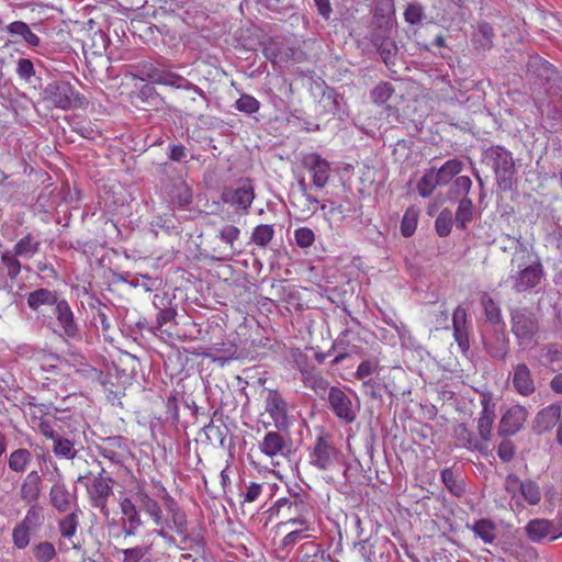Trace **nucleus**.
I'll list each match as a JSON object with an SVG mask.
<instances>
[{
  "mask_svg": "<svg viewBox=\"0 0 562 562\" xmlns=\"http://www.w3.org/2000/svg\"><path fill=\"white\" fill-rule=\"evenodd\" d=\"M529 411L522 405L509 407L502 416L498 424V434L508 437L517 434L526 423Z\"/></svg>",
  "mask_w": 562,
  "mask_h": 562,
  "instance_id": "obj_16",
  "label": "nucleus"
},
{
  "mask_svg": "<svg viewBox=\"0 0 562 562\" xmlns=\"http://www.w3.org/2000/svg\"><path fill=\"white\" fill-rule=\"evenodd\" d=\"M512 270L505 280L516 293L532 291L538 288L544 278V268L541 260L529 252L512 258Z\"/></svg>",
  "mask_w": 562,
  "mask_h": 562,
  "instance_id": "obj_2",
  "label": "nucleus"
},
{
  "mask_svg": "<svg viewBox=\"0 0 562 562\" xmlns=\"http://www.w3.org/2000/svg\"><path fill=\"white\" fill-rule=\"evenodd\" d=\"M417 227V214L414 210L408 209L401 223V233L405 237H409L415 233Z\"/></svg>",
  "mask_w": 562,
  "mask_h": 562,
  "instance_id": "obj_56",
  "label": "nucleus"
},
{
  "mask_svg": "<svg viewBox=\"0 0 562 562\" xmlns=\"http://www.w3.org/2000/svg\"><path fill=\"white\" fill-rule=\"evenodd\" d=\"M277 514L286 517L283 525H299L308 529V519L313 515L314 506L306 492H289V495L276 502Z\"/></svg>",
  "mask_w": 562,
  "mask_h": 562,
  "instance_id": "obj_3",
  "label": "nucleus"
},
{
  "mask_svg": "<svg viewBox=\"0 0 562 562\" xmlns=\"http://www.w3.org/2000/svg\"><path fill=\"white\" fill-rule=\"evenodd\" d=\"M520 495L529 505H538L541 501V490L539 484L530 479L525 480L521 485Z\"/></svg>",
  "mask_w": 562,
  "mask_h": 562,
  "instance_id": "obj_41",
  "label": "nucleus"
},
{
  "mask_svg": "<svg viewBox=\"0 0 562 562\" xmlns=\"http://www.w3.org/2000/svg\"><path fill=\"white\" fill-rule=\"evenodd\" d=\"M151 551V544L148 546H136L133 548L123 549L122 562H142V560L148 555Z\"/></svg>",
  "mask_w": 562,
  "mask_h": 562,
  "instance_id": "obj_48",
  "label": "nucleus"
},
{
  "mask_svg": "<svg viewBox=\"0 0 562 562\" xmlns=\"http://www.w3.org/2000/svg\"><path fill=\"white\" fill-rule=\"evenodd\" d=\"M486 352L495 360H504L509 350V341L504 334H497L484 342Z\"/></svg>",
  "mask_w": 562,
  "mask_h": 562,
  "instance_id": "obj_31",
  "label": "nucleus"
},
{
  "mask_svg": "<svg viewBox=\"0 0 562 562\" xmlns=\"http://www.w3.org/2000/svg\"><path fill=\"white\" fill-rule=\"evenodd\" d=\"M15 72L20 79L31 82V78L35 76V68L32 60L29 58H20L16 61Z\"/></svg>",
  "mask_w": 562,
  "mask_h": 562,
  "instance_id": "obj_57",
  "label": "nucleus"
},
{
  "mask_svg": "<svg viewBox=\"0 0 562 562\" xmlns=\"http://www.w3.org/2000/svg\"><path fill=\"white\" fill-rule=\"evenodd\" d=\"M34 558L38 562H49L56 557V550L53 543L43 541L33 548Z\"/></svg>",
  "mask_w": 562,
  "mask_h": 562,
  "instance_id": "obj_52",
  "label": "nucleus"
},
{
  "mask_svg": "<svg viewBox=\"0 0 562 562\" xmlns=\"http://www.w3.org/2000/svg\"><path fill=\"white\" fill-rule=\"evenodd\" d=\"M162 67L156 66L151 63H143L139 66V78L143 81H149L158 85Z\"/></svg>",
  "mask_w": 562,
  "mask_h": 562,
  "instance_id": "obj_54",
  "label": "nucleus"
},
{
  "mask_svg": "<svg viewBox=\"0 0 562 562\" xmlns=\"http://www.w3.org/2000/svg\"><path fill=\"white\" fill-rule=\"evenodd\" d=\"M463 162L459 159L447 160L436 173L442 184H447L454 176L461 172Z\"/></svg>",
  "mask_w": 562,
  "mask_h": 562,
  "instance_id": "obj_40",
  "label": "nucleus"
},
{
  "mask_svg": "<svg viewBox=\"0 0 562 562\" xmlns=\"http://www.w3.org/2000/svg\"><path fill=\"white\" fill-rule=\"evenodd\" d=\"M59 301L56 291L44 288L32 291L26 295L27 305L33 311H37L44 305L56 306Z\"/></svg>",
  "mask_w": 562,
  "mask_h": 562,
  "instance_id": "obj_27",
  "label": "nucleus"
},
{
  "mask_svg": "<svg viewBox=\"0 0 562 562\" xmlns=\"http://www.w3.org/2000/svg\"><path fill=\"white\" fill-rule=\"evenodd\" d=\"M157 486L159 488V496L165 509L167 510L168 517L164 518L160 504L144 491H139L137 493V499L142 509L151 519L155 526L166 525L167 528L175 529L178 535L186 536V513L181 509L178 502L168 493L166 487L160 482H157Z\"/></svg>",
  "mask_w": 562,
  "mask_h": 562,
  "instance_id": "obj_1",
  "label": "nucleus"
},
{
  "mask_svg": "<svg viewBox=\"0 0 562 562\" xmlns=\"http://www.w3.org/2000/svg\"><path fill=\"white\" fill-rule=\"evenodd\" d=\"M177 312L175 308H161L156 318V325L150 328L154 333L155 330L160 329L165 324L175 319Z\"/></svg>",
  "mask_w": 562,
  "mask_h": 562,
  "instance_id": "obj_63",
  "label": "nucleus"
},
{
  "mask_svg": "<svg viewBox=\"0 0 562 562\" xmlns=\"http://www.w3.org/2000/svg\"><path fill=\"white\" fill-rule=\"evenodd\" d=\"M221 199L237 213L248 214L255 199V188L249 179L238 181L235 186L223 189Z\"/></svg>",
  "mask_w": 562,
  "mask_h": 562,
  "instance_id": "obj_8",
  "label": "nucleus"
},
{
  "mask_svg": "<svg viewBox=\"0 0 562 562\" xmlns=\"http://www.w3.org/2000/svg\"><path fill=\"white\" fill-rule=\"evenodd\" d=\"M473 217V203L470 199L463 198L456 212V222L458 227L464 228Z\"/></svg>",
  "mask_w": 562,
  "mask_h": 562,
  "instance_id": "obj_44",
  "label": "nucleus"
},
{
  "mask_svg": "<svg viewBox=\"0 0 562 562\" xmlns=\"http://www.w3.org/2000/svg\"><path fill=\"white\" fill-rule=\"evenodd\" d=\"M282 430H269L258 443L259 451L274 460L280 457H289L291 453V439L281 434Z\"/></svg>",
  "mask_w": 562,
  "mask_h": 562,
  "instance_id": "obj_10",
  "label": "nucleus"
},
{
  "mask_svg": "<svg viewBox=\"0 0 562 562\" xmlns=\"http://www.w3.org/2000/svg\"><path fill=\"white\" fill-rule=\"evenodd\" d=\"M442 184L438 178V175L436 173L435 169H430L424 173L422 179L419 180L417 184L418 193L422 198H428L431 195L434 190Z\"/></svg>",
  "mask_w": 562,
  "mask_h": 562,
  "instance_id": "obj_37",
  "label": "nucleus"
},
{
  "mask_svg": "<svg viewBox=\"0 0 562 562\" xmlns=\"http://www.w3.org/2000/svg\"><path fill=\"white\" fill-rule=\"evenodd\" d=\"M265 411L271 417L278 430H286L290 426L288 405L277 390H269L265 400Z\"/></svg>",
  "mask_w": 562,
  "mask_h": 562,
  "instance_id": "obj_15",
  "label": "nucleus"
},
{
  "mask_svg": "<svg viewBox=\"0 0 562 562\" xmlns=\"http://www.w3.org/2000/svg\"><path fill=\"white\" fill-rule=\"evenodd\" d=\"M41 491L42 477L37 471H31L22 482L20 497L24 503L35 505L40 498Z\"/></svg>",
  "mask_w": 562,
  "mask_h": 562,
  "instance_id": "obj_25",
  "label": "nucleus"
},
{
  "mask_svg": "<svg viewBox=\"0 0 562 562\" xmlns=\"http://www.w3.org/2000/svg\"><path fill=\"white\" fill-rule=\"evenodd\" d=\"M346 335L347 333H344L342 336H340L333 345V349L339 351L338 355L331 361L333 366L339 364L352 352V350L349 349L347 345H345L344 337Z\"/></svg>",
  "mask_w": 562,
  "mask_h": 562,
  "instance_id": "obj_62",
  "label": "nucleus"
},
{
  "mask_svg": "<svg viewBox=\"0 0 562 562\" xmlns=\"http://www.w3.org/2000/svg\"><path fill=\"white\" fill-rule=\"evenodd\" d=\"M42 524H43L42 509L35 505H31V507L27 509V512L25 514V517L18 525H20L21 527L25 528L26 530L33 532L36 529H38Z\"/></svg>",
  "mask_w": 562,
  "mask_h": 562,
  "instance_id": "obj_43",
  "label": "nucleus"
},
{
  "mask_svg": "<svg viewBox=\"0 0 562 562\" xmlns=\"http://www.w3.org/2000/svg\"><path fill=\"white\" fill-rule=\"evenodd\" d=\"M95 449L101 457L116 467H123L128 453L126 439L122 436L108 437Z\"/></svg>",
  "mask_w": 562,
  "mask_h": 562,
  "instance_id": "obj_13",
  "label": "nucleus"
},
{
  "mask_svg": "<svg viewBox=\"0 0 562 562\" xmlns=\"http://www.w3.org/2000/svg\"><path fill=\"white\" fill-rule=\"evenodd\" d=\"M54 315L58 322L63 334L69 338H76L79 336V327L75 322L74 313L70 305L66 300H60L54 310Z\"/></svg>",
  "mask_w": 562,
  "mask_h": 562,
  "instance_id": "obj_23",
  "label": "nucleus"
},
{
  "mask_svg": "<svg viewBox=\"0 0 562 562\" xmlns=\"http://www.w3.org/2000/svg\"><path fill=\"white\" fill-rule=\"evenodd\" d=\"M31 540V531L16 525L12 530V541L15 548L25 549Z\"/></svg>",
  "mask_w": 562,
  "mask_h": 562,
  "instance_id": "obj_60",
  "label": "nucleus"
},
{
  "mask_svg": "<svg viewBox=\"0 0 562 562\" xmlns=\"http://www.w3.org/2000/svg\"><path fill=\"white\" fill-rule=\"evenodd\" d=\"M562 414V407L560 404L554 403L546 406L539 411L533 420L535 431L541 434L552 429Z\"/></svg>",
  "mask_w": 562,
  "mask_h": 562,
  "instance_id": "obj_24",
  "label": "nucleus"
},
{
  "mask_svg": "<svg viewBox=\"0 0 562 562\" xmlns=\"http://www.w3.org/2000/svg\"><path fill=\"white\" fill-rule=\"evenodd\" d=\"M512 331L519 346L529 345L539 330V323L533 312L518 307L510 313Z\"/></svg>",
  "mask_w": 562,
  "mask_h": 562,
  "instance_id": "obj_7",
  "label": "nucleus"
},
{
  "mask_svg": "<svg viewBox=\"0 0 562 562\" xmlns=\"http://www.w3.org/2000/svg\"><path fill=\"white\" fill-rule=\"evenodd\" d=\"M483 161L490 166L497 179L507 180L515 171L513 155L502 146H491L483 153Z\"/></svg>",
  "mask_w": 562,
  "mask_h": 562,
  "instance_id": "obj_9",
  "label": "nucleus"
},
{
  "mask_svg": "<svg viewBox=\"0 0 562 562\" xmlns=\"http://www.w3.org/2000/svg\"><path fill=\"white\" fill-rule=\"evenodd\" d=\"M482 304L484 306L486 319L493 324L501 323L502 312L498 304L486 294L482 297Z\"/></svg>",
  "mask_w": 562,
  "mask_h": 562,
  "instance_id": "obj_51",
  "label": "nucleus"
},
{
  "mask_svg": "<svg viewBox=\"0 0 562 562\" xmlns=\"http://www.w3.org/2000/svg\"><path fill=\"white\" fill-rule=\"evenodd\" d=\"M49 498L52 505L60 513L70 509L71 495L65 484L56 483L49 491Z\"/></svg>",
  "mask_w": 562,
  "mask_h": 562,
  "instance_id": "obj_29",
  "label": "nucleus"
},
{
  "mask_svg": "<svg viewBox=\"0 0 562 562\" xmlns=\"http://www.w3.org/2000/svg\"><path fill=\"white\" fill-rule=\"evenodd\" d=\"M441 481L445 484L446 488L454 496L461 497L464 492V483L462 480L457 479L453 471L451 469H443L441 471Z\"/></svg>",
  "mask_w": 562,
  "mask_h": 562,
  "instance_id": "obj_38",
  "label": "nucleus"
},
{
  "mask_svg": "<svg viewBox=\"0 0 562 562\" xmlns=\"http://www.w3.org/2000/svg\"><path fill=\"white\" fill-rule=\"evenodd\" d=\"M162 67L156 66L151 63H143L139 66V78L143 81H149L158 85Z\"/></svg>",
  "mask_w": 562,
  "mask_h": 562,
  "instance_id": "obj_53",
  "label": "nucleus"
},
{
  "mask_svg": "<svg viewBox=\"0 0 562 562\" xmlns=\"http://www.w3.org/2000/svg\"><path fill=\"white\" fill-rule=\"evenodd\" d=\"M482 411L477 419V432L482 443L491 440L492 428L495 419V403L490 394L481 397Z\"/></svg>",
  "mask_w": 562,
  "mask_h": 562,
  "instance_id": "obj_17",
  "label": "nucleus"
},
{
  "mask_svg": "<svg viewBox=\"0 0 562 562\" xmlns=\"http://www.w3.org/2000/svg\"><path fill=\"white\" fill-rule=\"evenodd\" d=\"M405 21L409 24H418L424 19V8L418 2L409 3L404 12Z\"/></svg>",
  "mask_w": 562,
  "mask_h": 562,
  "instance_id": "obj_59",
  "label": "nucleus"
},
{
  "mask_svg": "<svg viewBox=\"0 0 562 562\" xmlns=\"http://www.w3.org/2000/svg\"><path fill=\"white\" fill-rule=\"evenodd\" d=\"M528 539L532 542H541L546 538L555 540L562 536L557 533L553 522L543 518L531 519L525 527Z\"/></svg>",
  "mask_w": 562,
  "mask_h": 562,
  "instance_id": "obj_21",
  "label": "nucleus"
},
{
  "mask_svg": "<svg viewBox=\"0 0 562 562\" xmlns=\"http://www.w3.org/2000/svg\"><path fill=\"white\" fill-rule=\"evenodd\" d=\"M379 362L376 360L362 361L356 371V378L360 381L371 379L370 376L378 370Z\"/></svg>",
  "mask_w": 562,
  "mask_h": 562,
  "instance_id": "obj_61",
  "label": "nucleus"
},
{
  "mask_svg": "<svg viewBox=\"0 0 562 562\" xmlns=\"http://www.w3.org/2000/svg\"><path fill=\"white\" fill-rule=\"evenodd\" d=\"M468 528L484 543L492 544L496 540V526L490 519H479L472 526L468 525Z\"/></svg>",
  "mask_w": 562,
  "mask_h": 562,
  "instance_id": "obj_32",
  "label": "nucleus"
},
{
  "mask_svg": "<svg viewBox=\"0 0 562 562\" xmlns=\"http://www.w3.org/2000/svg\"><path fill=\"white\" fill-rule=\"evenodd\" d=\"M53 452L58 458L72 460L76 458L78 451L71 440L58 435L53 440Z\"/></svg>",
  "mask_w": 562,
  "mask_h": 562,
  "instance_id": "obj_36",
  "label": "nucleus"
},
{
  "mask_svg": "<svg viewBox=\"0 0 562 562\" xmlns=\"http://www.w3.org/2000/svg\"><path fill=\"white\" fill-rule=\"evenodd\" d=\"M499 249L504 252L514 251L513 258L529 252L527 246L521 241L520 238L512 237L509 235H503L499 239Z\"/></svg>",
  "mask_w": 562,
  "mask_h": 562,
  "instance_id": "obj_42",
  "label": "nucleus"
},
{
  "mask_svg": "<svg viewBox=\"0 0 562 562\" xmlns=\"http://www.w3.org/2000/svg\"><path fill=\"white\" fill-rule=\"evenodd\" d=\"M120 510L122 514L120 519L121 533L125 538L135 537L144 526L139 509L131 498L124 497L120 501Z\"/></svg>",
  "mask_w": 562,
  "mask_h": 562,
  "instance_id": "obj_12",
  "label": "nucleus"
},
{
  "mask_svg": "<svg viewBox=\"0 0 562 562\" xmlns=\"http://www.w3.org/2000/svg\"><path fill=\"white\" fill-rule=\"evenodd\" d=\"M435 228L440 237H446L452 228V213L448 209L442 210L436 218Z\"/></svg>",
  "mask_w": 562,
  "mask_h": 562,
  "instance_id": "obj_49",
  "label": "nucleus"
},
{
  "mask_svg": "<svg viewBox=\"0 0 562 562\" xmlns=\"http://www.w3.org/2000/svg\"><path fill=\"white\" fill-rule=\"evenodd\" d=\"M240 233V228L233 224L224 225L218 231L217 236L224 244L227 245L229 252L227 255L214 256L213 258L216 260H229L232 257L239 255L241 250L236 248L235 243L239 239Z\"/></svg>",
  "mask_w": 562,
  "mask_h": 562,
  "instance_id": "obj_26",
  "label": "nucleus"
},
{
  "mask_svg": "<svg viewBox=\"0 0 562 562\" xmlns=\"http://www.w3.org/2000/svg\"><path fill=\"white\" fill-rule=\"evenodd\" d=\"M79 525V514L78 510H75L67 516H65L59 521V532L61 537L70 539L75 536L77 528Z\"/></svg>",
  "mask_w": 562,
  "mask_h": 562,
  "instance_id": "obj_45",
  "label": "nucleus"
},
{
  "mask_svg": "<svg viewBox=\"0 0 562 562\" xmlns=\"http://www.w3.org/2000/svg\"><path fill=\"white\" fill-rule=\"evenodd\" d=\"M158 85L170 86L176 89L190 90L196 95H199L204 104V108H207L209 100L205 92L200 87L192 83L179 74L162 68Z\"/></svg>",
  "mask_w": 562,
  "mask_h": 562,
  "instance_id": "obj_19",
  "label": "nucleus"
},
{
  "mask_svg": "<svg viewBox=\"0 0 562 562\" xmlns=\"http://www.w3.org/2000/svg\"><path fill=\"white\" fill-rule=\"evenodd\" d=\"M18 255H15L12 250L4 251L1 256V262L7 270V276L10 279H15L21 272V262L18 259Z\"/></svg>",
  "mask_w": 562,
  "mask_h": 562,
  "instance_id": "obj_47",
  "label": "nucleus"
},
{
  "mask_svg": "<svg viewBox=\"0 0 562 562\" xmlns=\"http://www.w3.org/2000/svg\"><path fill=\"white\" fill-rule=\"evenodd\" d=\"M452 328L453 330L460 328H468V313L467 310L459 305L456 307L452 314Z\"/></svg>",
  "mask_w": 562,
  "mask_h": 562,
  "instance_id": "obj_64",
  "label": "nucleus"
},
{
  "mask_svg": "<svg viewBox=\"0 0 562 562\" xmlns=\"http://www.w3.org/2000/svg\"><path fill=\"white\" fill-rule=\"evenodd\" d=\"M527 70L546 81H550L555 75L552 65L538 55L529 57Z\"/></svg>",
  "mask_w": 562,
  "mask_h": 562,
  "instance_id": "obj_30",
  "label": "nucleus"
},
{
  "mask_svg": "<svg viewBox=\"0 0 562 562\" xmlns=\"http://www.w3.org/2000/svg\"><path fill=\"white\" fill-rule=\"evenodd\" d=\"M512 383L514 390L521 396H530L536 392V383L526 363H517L513 368Z\"/></svg>",
  "mask_w": 562,
  "mask_h": 562,
  "instance_id": "obj_20",
  "label": "nucleus"
},
{
  "mask_svg": "<svg viewBox=\"0 0 562 562\" xmlns=\"http://www.w3.org/2000/svg\"><path fill=\"white\" fill-rule=\"evenodd\" d=\"M5 30L11 35H18V36L23 37V40L30 46L36 47L41 43L40 37L31 31L30 26L25 22L14 21V22L10 23L5 27Z\"/></svg>",
  "mask_w": 562,
  "mask_h": 562,
  "instance_id": "obj_34",
  "label": "nucleus"
},
{
  "mask_svg": "<svg viewBox=\"0 0 562 562\" xmlns=\"http://www.w3.org/2000/svg\"><path fill=\"white\" fill-rule=\"evenodd\" d=\"M327 402L330 411L339 420L351 424L357 419L360 411V401L351 389L330 386Z\"/></svg>",
  "mask_w": 562,
  "mask_h": 562,
  "instance_id": "obj_5",
  "label": "nucleus"
},
{
  "mask_svg": "<svg viewBox=\"0 0 562 562\" xmlns=\"http://www.w3.org/2000/svg\"><path fill=\"white\" fill-rule=\"evenodd\" d=\"M45 100L60 110H70L80 108L85 98L75 89V87L65 80H57L48 83L44 89Z\"/></svg>",
  "mask_w": 562,
  "mask_h": 562,
  "instance_id": "obj_6",
  "label": "nucleus"
},
{
  "mask_svg": "<svg viewBox=\"0 0 562 562\" xmlns=\"http://www.w3.org/2000/svg\"><path fill=\"white\" fill-rule=\"evenodd\" d=\"M32 461V453L25 448L13 450L8 459L9 469L16 473H23Z\"/></svg>",
  "mask_w": 562,
  "mask_h": 562,
  "instance_id": "obj_33",
  "label": "nucleus"
},
{
  "mask_svg": "<svg viewBox=\"0 0 562 562\" xmlns=\"http://www.w3.org/2000/svg\"><path fill=\"white\" fill-rule=\"evenodd\" d=\"M456 436L461 445L469 450L483 451L485 448L477 438L472 436L471 431L464 424L458 425L456 428Z\"/></svg>",
  "mask_w": 562,
  "mask_h": 562,
  "instance_id": "obj_39",
  "label": "nucleus"
},
{
  "mask_svg": "<svg viewBox=\"0 0 562 562\" xmlns=\"http://www.w3.org/2000/svg\"><path fill=\"white\" fill-rule=\"evenodd\" d=\"M171 201L181 209L188 207L192 203L191 189L186 183L176 187Z\"/></svg>",
  "mask_w": 562,
  "mask_h": 562,
  "instance_id": "obj_50",
  "label": "nucleus"
},
{
  "mask_svg": "<svg viewBox=\"0 0 562 562\" xmlns=\"http://www.w3.org/2000/svg\"><path fill=\"white\" fill-rule=\"evenodd\" d=\"M394 14L393 0H375L370 30H393Z\"/></svg>",
  "mask_w": 562,
  "mask_h": 562,
  "instance_id": "obj_18",
  "label": "nucleus"
},
{
  "mask_svg": "<svg viewBox=\"0 0 562 562\" xmlns=\"http://www.w3.org/2000/svg\"><path fill=\"white\" fill-rule=\"evenodd\" d=\"M393 30H370L368 38L373 47L378 50L383 63L390 67L395 65L398 48L392 38Z\"/></svg>",
  "mask_w": 562,
  "mask_h": 562,
  "instance_id": "obj_11",
  "label": "nucleus"
},
{
  "mask_svg": "<svg viewBox=\"0 0 562 562\" xmlns=\"http://www.w3.org/2000/svg\"><path fill=\"white\" fill-rule=\"evenodd\" d=\"M294 240L300 248H308L315 241V233L308 227H299L294 231Z\"/></svg>",
  "mask_w": 562,
  "mask_h": 562,
  "instance_id": "obj_55",
  "label": "nucleus"
},
{
  "mask_svg": "<svg viewBox=\"0 0 562 562\" xmlns=\"http://www.w3.org/2000/svg\"><path fill=\"white\" fill-rule=\"evenodd\" d=\"M77 482L85 484L90 505L99 509L102 515L109 516L108 502L113 494L114 480L105 475V469L101 467L97 475H92L91 472L79 475Z\"/></svg>",
  "mask_w": 562,
  "mask_h": 562,
  "instance_id": "obj_4",
  "label": "nucleus"
},
{
  "mask_svg": "<svg viewBox=\"0 0 562 562\" xmlns=\"http://www.w3.org/2000/svg\"><path fill=\"white\" fill-rule=\"evenodd\" d=\"M394 93V88L389 82H381L371 92L372 99L375 103H385Z\"/></svg>",
  "mask_w": 562,
  "mask_h": 562,
  "instance_id": "obj_58",
  "label": "nucleus"
},
{
  "mask_svg": "<svg viewBox=\"0 0 562 562\" xmlns=\"http://www.w3.org/2000/svg\"><path fill=\"white\" fill-rule=\"evenodd\" d=\"M276 234L274 226L270 224L257 225L250 235V243L260 248H267Z\"/></svg>",
  "mask_w": 562,
  "mask_h": 562,
  "instance_id": "obj_35",
  "label": "nucleus"
},
{
  "mask_svg": "<svg viewBox=\"0 0 562 562\" xmlns=\"http://www.w3.org/2000/svg\"><path fill=\"white\" fill-rule=\"evenodd\" d=\"M334 446L324 437H318L314 443L313 450L310 454L311 464L319 470H327L335 456Z\"/></svg>",
  "mask_w": 562,
  "mask_h": 562,
  "instance_id": "obj_22",
  "label": "nucleus"
},
{
  "mask_svg": "<svg viewBox=\"0 0 562 562\" xmlns=\"http://www.w3.org/2000/svg\"><path fill=\"white\" fill-rule=\"evenodd\" d=\"M303 167L311 173L313 186L323 189L329 181L331 168L329 162L316 153L304 155Z\"/></svg>",
  "mask_w": 562,
  "mask_h": 562,
  "instance_id": "obj_14",
  "label": "nucleus"
},
{
  "mask_svg": "<svg viewBox=\"0 0 562 562\" xmlns=\"http://www.w3.org/2000/svg\"><path fill=\"white\" fill-rule=\"evenodd\" d=\"M235 109L241 113L251 115L260 109V102L252 95L243 93L234 104Z\"/></svg>",
  "mask_w": 562,
  "mask_h": 562,
  "instance_id": "obj_46",
  "label": "nucleus"
},
{
  "mask_svg": "<svg viewBox=\"0 0 562 562\" xmlns=\"http://www.w3.org/2000/svg\"><path fill=\"white\" fill-rule=\"evenodd\" d=\"M40 248L41 240L32 233H27L14 245L12 251L21 258H32Z\"/></svg>",
  "mask_w": 562,
  "mask_h": 562,
  "instance_id": "obj_28",
  "label": "nucleus"
}]
</instances>
